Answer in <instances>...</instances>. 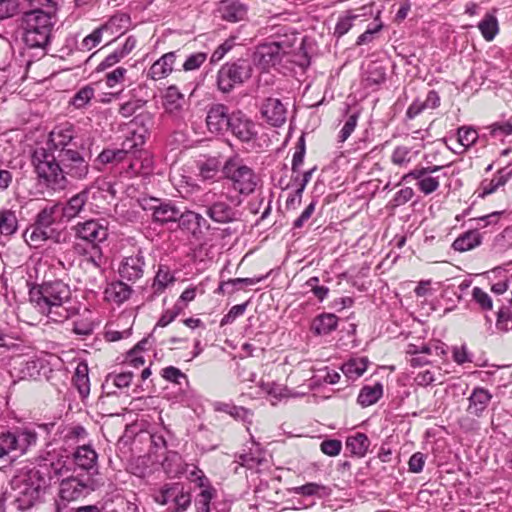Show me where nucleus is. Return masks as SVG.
Instances as JSON below:
<instances>
[{"instance_id": "obj_1", "label": "nucleus", "mask_w": 512, "mask_h": 512, "mask_svg": "<svg viewBox=\"0 0 512 512\" xmlns=\"http://www.w3.org/2000/svg\"><path fill=\"white\" fill-rule=\"evenodd\" d=\"M83 148L65 151L63 154L41 152L37 156L40 161L32 163L40 185L53 191H61L69 185V179L85 180L90 171L89 160L86 159Z\"/></svg>"}, {"instance_id": "obj_2", "label": "nucleus", "mask_w": 512, "mask_h": 512, "mask_svg": "<svg viewBox=\"0 0 512 512\" xmlns=\"http://www.w3.org/2000/svg\"><path fill=\"white\" fill-rule=\"evenodd\" d=\"M29 297L34 308L52 322L63 323L76 313V309L70 305V287L60 280L33 287Z\"/></svg>"}, {"instance_id": "obj_3", "label": "nucleus", "mask_w": 512, "mask_h": 512, "mask_svg": "<svg viewBox=\"0 0 512 512\" xmlns=\"http://www.w3.org/2000/svg\"><path fill=\"white\" fill-rule=\"evenodd\" d=\"M33 8L21 16L22 40L28 48L46 50L51 41L54 16L43 8L49 7L51 0H28Z\"/></svg>"}, {"instance_id": "obj_4", "label": "nucleus", "mask_w": 512, "mask_h": 512, "mask_svg": "<svg viewBox=\"0 0 512 512\" xmlns=\"http://www.w3.org/2000/svg\"><path fill=\"white\" fill-rule=\"evenodd\" d=\"M14 506L25 511L41 501L47 482L43 473L36 468L21 469L10 482Z\"/></svg>"}, {"instance_id": "obj_5", "label": "nucleus", "mask_w": 512, "mask_h": 512, "mask_svg": "<svg viewBox=\"0 0 512 512\" xmlns=\"http://www.w3.org/2000/svg\"><path fill=\"white\" fill-rule=\"evenodd\" d=\"M206 208V215L214 222L220 224L232 223L240 220L241 212L238 210L239 201L215 188L203 193L198 200Z\"/></svg>"}, {"instance_id": "obj_6", "label": "nucleus", "mask_w": 512, "mask_h": 512, "mask_svg": "<svg viewBox=\"0 0 512 512\" xmlns=\"http://www.w3.org/2000/svg\"><path fill=\"white\" fill-rule=\"evenodd\" d=\"M222 174L231 182L234 190L242 195L252 194L260 182L259 176L238 155L232 156L224 162Z\"/></svg>"}, {"instance_id": "obj_7", "label": "nucleus", "mask_w": 512, "mask_h": 512, "mask_svg": "<svg viewBox=\"0 0 512 512\" xmlns=\"http://www.w3.org/2000/svg\"><path fill=\"white\" fill-rule=\"evenodd\" d=\"M76 131L72 124L65 123L56 126L50 133L45 146L37 147L31 156V163L39 162L37 156H42L41 152H47L56 156L63 154L65 151L76 149Z\"/></svg>"}, {"instance_id": "obj_8", "label": "nucleus", "mask_w": 512, "mask_h": 512, "mask_svg": "<svg viewBox=\"0 0 512 512\" xmlns=\"http://www.w3.org/2000/svg\"><path fill=\"white\" fill-rule=\"evenodd\" d=\"M296 37L283 36L277 40L259 44L253 54L254 63L263 70L278 64L294 45Z\"/></svg>"}, {"instance_id": "obj_9", "label": "nucleus", "mask_w": 512, "mask_h": 512, "mask_svg": "<svg viewBox=\"0 0 512 512\" xmlns=\"http://www.w3.org/2000/svg\"><path fill=\"white\" fill-rule=\"evenodd\" d=\"M252 65L248 60L237 59L227 62L217 72V87L222 93L231 92L236 86L242 85L252 75Z\"/></svg>"}, {"instance_id": "obj_10", "label": "nucleus", "mask_w": 512, "mask_h": 512, "mask_svg": "<svg viewBox=\"0 0 512 512\" xmlns=\"http://www.w3.org/2000/svg\"><path fill=\"white\" fill-rule=\"evenodd\" d=\"M153 498L156 503L167 506L169 512L185 511L192 501L190 492L181 483L165 484Z\"/></svg>"}, {"instance_id": "obj_11", "label": "nucleus", "mask_w": 512, "mask_h": 512, "mask_svg": "<svg viewBox=\"0 0 512 512\" xmlns=\"http://www.w3.org/2000/svg\"><path fill=\"white\" fill-rule=\"evenodd\" d=\"M503 213V211H495L473 219L476 222V227L459 235L452 243V248L455 251L466 252L480 246L482 243V235L479 229L497 224Z\"/></svg>"}, {"instance_id": "obj_12", "label": "nucleus", "mask_w": 512, "mask_h": 512, "mask_svg": "<svg viewBox=\"0 0 512 512\" xmlns=\"http://www.w3.org/2000/svg\"><path fill=\"white\" fill-rule=\"evenodd\" d=\"M75 237L91 246L100 247V244L108 238V225L105 220H86L80 222L73 228Z\"/></svg>"}, {"instance_id": "obj_13", "label": "nucleus", "mask_w": 512, "mask_h": 512, "mask_svg": "<svg viewBox=\"0 0 512 512\" xmlns=\"http://www.w3.org/2000/svg\"><path fill=\"white\" fill-rule=\"evenodd\" d=\"M228 130L241 142H250L257 137L256 124L242 111L230 114Z\"/></svg>"}, {"instance_id": "obj_14", "label": "nucleus", "mask_w": 512, "mask_h": 512, "mask_svg": "<svg viewBox=\"0 0 512 512\" xmlns=\"http://www.w3.org/2000/svg\"><path fill=\"white\" fill-rule=\"evenodd\" d=\"M145 257L141 250L136 254L124 257L118 267V273L122 280L135 283L144 275Z\"/></svg>"}, {"instance_id": "obj_15", "label": "nucleus", "mask_w": 512, "mask_h": 512, "mask_svg": "<svg viewBox=\"0 0 512 512\" xmlns=\"http://www.w3.org/2000/svg\"><path fill=\"white\" fill-rule=\"evenodd\" d=\"M90 477L80 479L74 476L63 478L59 485V497L63 501H74L89 492Z\"/></svg>"}, {"instance_id": "obj_16", "label": "nucleus", "mask_w": 512, "mask_h": 512, "mask_svg": "<svg viewBox=\"0 0 512 512\" xmlns=\"http://www.w3.org/2000/svg\"><path fill=\"white\" fill-rule=\"evenodd\" d=\"M143 208L152 211L153 221L160 224L176 222L180 216V209L171 201L151 198L149 206L143 205Z\"/></svg>"}, {"instance_id": "obj_17", "label": "nucleus", "mask_w": 512, "mask_h": 512, "mask_svg": "<svg viewBox=\"0 0 512 512\" xmlns=\"http://www.w3.org/2000/svg\"><path fill=\"white\" fill-rule=\"evenodd\" d=\"M261 116L274 127H280L286 121L287 110L284 104L277 98H267L260 108Z\"/></svg>"}, {"instance_id": "obj_18", "label": "nucleus", "mask_w": 512, "mask_h": 512, "mask_svg": "<svg viewBox=\"0 0 512 512\" xmlns=\"http://www.w3.org/2000/svg\"><path fill=\"white\" fill-rule=\"evenodd\" d=\"M207 128L211 133L222 134L228 131L230 124V114L224 104H215L207 112Z\"/></svg>"}, {"instance_id": "obj_19", "label": "nucleus", "mask_w": 512, "mask_h": 512, "mask_svg": "<svg viewBox=\"0 0 512 512\" xmlns=\"http://www.w3.org/2000/svg\"><path fill=\"white\" fill-rule=\"evenodd\" d=\"M62 236L63 234L61 232L56 231L55 229L44 228L37 223L28 228L24 233L26 242L30 246L34 247L40 246L42 242L49 239L60 243L63 240Z\"/></svg>"}, {"instance_id": "obj_20", "label": "nucleus", "mask_w": 512, "mask_h": 512, "mask_svg": "<svg viewBox=\"0 0 512 512\" xmlns=\"http://www.w3.org/2000/svg\"><path fill=\"white\" fill-rule=\"evenodd\" d=\"M217 10L223 20L235 23L245 19L248 7L239 0H222Z\"/></svg>"}, {"instance_id": "obj_21", "label": "nucleus", "mask_w": 512, "mask_h": 512, "mask_svg": "<svg viewBox=\"0 0 512 512\" xmlns=\"http://www.w3.org/2000/svg\"><path fill=\"white\" fill-rule=\"evenodd\" d=\"M492 399V394L483 387H476L468 397L467 412L475 417H481Z\"/></svg>"}, {"instance_id": "obj_22", "label": "nucleus", "mask_w": 512, "mask_h": 512, "mask_svg": "<svg viewBox=\"0 0 512 512\" xmlns=\"http://www.w3.org/2000/svg\"><path fill=\"white\" fill-rule=\"evenodd\" d=\"M176 52L171 51L162 55L148 70L147 77L152 80L166 78L173 71L176 60Z\"/></svg>"}, {"instance_id": "obj_23", "label": "nucleus", "mask_w": 512, "mask_h": 512, "mask_svg": "<svg viewBox=\"0 0 512 512\" xmlns=\"http://www.w3.org/2000/svg\"><path fill=\"white\" fill-rule=\"evenodd\" d=\"M89 196V189L85 188L73 195L65 204H61V218L67 221L77 217L83 211Z\"/></svg>"}, {"instance_id": "obj_24", "label": "nucleus", "mask_w": 512, "mask_h": 512, "mask_svg": "<svg viewBox=\"0 0 512 512\" xmlns=\"http://www.w3.org/2000/svg\"><path fill=\"white\" fill-rule=\"evenodd\" d=\"M97 458V453L90 445L78 446L73 453L75 465L88 473H93L97 470Z\"/></svg>"}, {"instance_id": "obj_25", "label": "nucleus", "mask_w": 512, "mask_h": 512, "mask_svg": "<svg viewBox=\"0 0 512 512\" xmlns=\"http://www.w3.org/2000/svg\"><path fill=\"white\" fill-rule=\"evenodd\" d=\"M512 176V171L506 168L499 169L492 179H484L476 190L478 197L484 198L503 187Z\"/></svg>"}, {"instance_id": "obj_26", "label": "nucleus", "mask_w": 512, "mask_h": 512, "mask_svg": "<svg viewBox=\"0 0 512 512\" xmlns=\"http://www.w3.org/2000/svg\"><path fill=\"white\" fill-rule=\"evenodd\" d=\"M18 455L25 454L32 446L37 443L38 435L35 430L30 428H18L12 432Z\"/></svg>"}, {"instance_id": "obj_27", "label": "nucleus", "mask_w": 512, "mask_h": 512, "mask_svg": "<svg viewBox=\"0 0 512 512\" xmlns=\"http://www.w3.org/2000/svg\"><path fill=\"white\" fill-rule=\"evenodd\" d=\"M200 492L195 497L196 512H210L211 500L216 496V489L209 479H200Z\"/></svg>"}, {"instance_id": "obj_28", "label": "nucleus", "mask_w": 512, "mask_h": 512, "mask_svg": "<svg viewBox=\"0 0 512 512\" xmlns=\"http://www.w3.org/2000/svg\"><path fill=\"white\" fill-rule=\"evenodd\" d=\"M370 445V439L362 432H356L346 439V449L357 458H363L367 454Z\"/></svg>"}, {"instance_id": "obj_29", "label": "nucleus", "mask_w": 512, "mask_h": 512, "mask_svg": "<svg viewBox=\"0 0 512 512\" xmlns=\"http://www.w3.org/2000/svg\"><path fill=\"white\" fill-rule=\"evenodd\" d=\"M131 293L132 288L128 284L124 283L122 279L110 283L104 291L105 298L116 304H122L128 300Z\"/></svg>"}, {"instance_id": "obj_30", "label": "nucleus", "mask_w": 512, "mask_h": 512, "mask_svg": "<svg viewBox=\"0 0 512 512\" xmlns=\"http://www.w3.org/2000/svg\"><path fill=\"white\" fill-rule=\"evenodd\" d=\"M338 317L333 313H322L316 316L312 322L311 330L315 335H328L336 330Z\"/></svg>"}, {"instance_id": "obj_31", "label": "nucleus", "mask_w": 512, "mask_h": 512, "mask_svg": "<svg viewBox=\"0 0 512 512\" xmlns=\"http://www.w3.org/2000/svg\"><path fill=\"white\" fill-rule=\"evenodd\" d=\"M419 151L406 145H398L391 153L390 161L399 168H407L417 157Z\"/></svg>"}, {"instance_id": "obj_32", "label": "nucleus", "mask_w": 512, "mask_h": 512, "mask_svg": "<svg viewBox=\"0 0 512 512\" xmlns=\"http://www.w3.org/2000/svg\"><path fill=\"white\" fill-rule=\"evenodd\" d=\"M222 163L218 157H205L197 161L199 176L202 180H214L222 172Z\"/></svg>"}, {"instance_id": "obj_33", "label": "nucleus", "mask_w": 512, "mask_h": 512, "mask_svg": "<svg viewBox=\"0 0 512 512\" xmlns=\"http://www.w3.org/2000/svg\"><path fill=\"white\" fill-rule=\"evenodd\" d=\"M386 80V69L377 62L368 65L363 82L366 88H377Z\"/></svg>"}, {"instance_id": "obj_34", "label": "nucleus", "mask_w": 512, "mask_h": 512, "mask_svg": "<svg viewBox=\"0 0 512 512\" xmlns=\"http://www.w3.org/2000/svg\"><path fill=\"white\" fill-rule=\"evenodd\" d=\"M411 180H417L418 189L425 195H429L439 188L440 182L438 177H433L429 174L423 176H409V172L404 174L401 182L409 183Z\"/></svg>"}, {"instance_id": "obj_35", "label": "nucleus", "mask_w": 512, "mask_h": 512, "mask_svg": "<svg viewBox=\"0 0 512 512\" xmlns=\"http://www.w3.org/2000/svg\"><path fill=\"white\" fill-rule=\"evenodd\" d=\"M132 372H121V373H110L107 375L102 388L108 395L115 394L113 388H125L128 387L132 381Z\"/></svg>"}, {"instance_id": "obj_36", "label": "nucleus", "mask_w": 512, "mask_h": 512, "mask_svg": "<svg viewBox=\"0 0 512 512\" xmlns=\"http://www.w3.org/2000/svg\"><path fill=\"white\" fill-rule=\"evenodd\" d=\"M61 218V203L44 207L37 215L35 223L44 228L53 229L52 225Z\"/></svg>"}, {"instance_id": "obj_37", "label": "nucleus", "mask_w": 512, "mask_h": 512, "mask_svg": "<svg viewBox=\"0 0 512 512\" xmlns=\"http://www.w3.org/2000/svg\"><path fill=\"white\" fill-rule=\"evenodd\" d=\"M75 250L83 256V261L101 272L102 265L105 263L101 247L90 246L89 248H82L80 245H76Z\"/></svg>"}, {"instance_id": "obj_38", "label": "nucleus", "mask_w": 512, "mask_h": 512, "mask_svg": "<svg viewBox=\"0 0 512 512\" xmlns=\"http://www.w3.org/2000/svg\"><path fill=\"white\" fill-rule=\"evenodd\" d=\"M383 395V385L380 382L373 386H363L357 397V402L362 407L375 404Z\"/></svg>"}, {"instance_id": "obj_39", "label": "nucleus", "mask_w": 512, "mask_h": 512, "mask_svg": "<svg viewBox=\"0 0 512 512\" xmlns=\"http://www.w3.org/2000/svg\"><path fill=\"white\" fill-rule=\"evenodd\" d=\"M88 372V365L84 362H80L77 364L73 376V384L83 398L87 397L90 393Z\"/></svg>"}, {"instance_id": "obj_40", "label": "nucleus", "mask_w": 512, "mask_h": 512, "mask_svg": "<svg viewBox=\"0 0 512 512\" xmlns=\"http://www.w3.org/2000/svg\"><path fill=\"white\" fill-rule=\"evenodd\" d=\"M239 460L242 466L254 469L261 466L265 461L264 452L260 448V445L252 439V447L249 452L241 454Z\"/></svg>"}, {"instance_id": "obj_41", "label": "nucleus", "mask_w": 512, "mask_h": 512, "mask_svg": "<svg viewBox=\"0 0 512 512\" xmlns=\"http://www.w3.org/2000/svg\"><path fill=\"white\" fill-rule=\"evenodd\" d=\"M368 359L366 357L353 358L345 362L341 370L343 374L352 380H355L363 375L367 370Z\"/></svg>"}, {"instance_id": "obj_42", "label": "nucleus", "mask_w": 512, "mask_h": 512, "mask_svg": "<svg viewBox=\"0 0 512 512\" xmlns=\"http://www.w3.org/2000/svg\"><path fill=\"white\" fill-rule=\"evenodd\" d=\"M12 376H16L21 380H32L40 376V369L37 361H26L20 364V366L14 367L11 372Z\"/></svg>"}, {"instance_id": "obj_43", "label": "nucleus", "mask_w": 512, "mask_h": 512, "mask_svg": "<svg viewBox=\"0 0 512 512\" xmlns=\"http://www.w3.org/2000/svg\"><path fill=\"white\" fill-rule=\"evenodd\" d=\"M478 28L486 41H492L499 32L498 20L492 14H486L478 23Z\"/></svg>"}, {"instance_id": "obj_44", "label": "nucleus", "mask_w": 512, "mask_h": 512, "mask_svg": "<svg viewBox=\"0 0 512 512\" xmlns=\"http://www.w3.org/2000/svg\"><path fill=\"white\" fill-rule=\"evenodd\" d=\"M183 94L176 86H169L164 95V107L168 112L178 111L182 107Z\"/></svg>"}, {"instance_id": "obj_45", "label": "nucleus", "mask_w": 512, "mask_h": 512, "mask_svg": "<svg viewBox=\"0 0 512 512\" xmlns=\"http://www.w3.org/2000/svg\"><path fill=\"white\" fill-rule=\"evenodd\" d=\"M18 227L16 214L12 210H3L0 212V233L4 236L14 234Z\"/></svg>"}, {"instance_id": "obj_46", "label": "nucleus", "mask_w": 512, "mask_h": 512, "mask_svg": "<svg viewBox=\"0 0 512 512\" xmlns=\"http://www.w3.org/2000/svg\"><path fill=\"white\" fill-rule=\"evenodd\" d=\"M177 221L179 222V227L182 229H186L188 231H195L196 229L200 228L201 221H205L204 218L193 211H185L182 212L180 210V216L177 218Z\"/></svg>"}, {"instance_id": "obj_47", "label": "nucleus", "mask_w": 512, "mask_h": 512, "mask_svg": "<svg viewBox=\"0 0 512 512\" xmlns=\"http://www.w3.org/2000/svg\"><path fill=\"white\" fill-rule=\"evenodd\" d=\"M129 16L125 13H119L111 16L107 22L100 27L104 32L115 34L120 32L129 23Z\"/></svg>"}, {"instance_id": "obj_48", "label": "nucleus", "mask_w": 512, "mask_h": 512, "mask_svg": "<svg viewBox=\"0 0 512 512\" xmlns=\"http://www.w3.org/2000/svg\"><path fill=\"white\" fill-rule=\"evenodd\" d=\"M174 280L175 278L170 270L165 266H160L154 278L153 288L157 293L163 292Z\"/></svg>"}, {"instance_id": "obj_49", "label": "nucleus", "mask_w": 512, "mask_h": 512, "mask_svg": "<svg viewBox=\"0 0 512 512\" xmlns=\"http://www.w3.org/2000/svg\"><path fill=\"white\" fill-rule=\"evenodd\" d=\"M14 441L12 432L8 431L0 434V458L10 457L11 454H13L12 457L18 456Z\"/></svg>"}, {"instance_id": "obj_50", "label": "nucleus", "mask_w": 512, "mask_h": 512, "mask_svg": "<svg viewBox=\"0 0 512 512\" xmlns=\"http://www.w3.org/2000/svg\"><path fill=\"white\" fill-rule=\"evenodd\" d=\"M437 371V375L434 371H431L429 369L418 372L414 378L415 384L421 387H427L433 384L434 382L442 384L443 379L440 369L438 368Z\"/></svg>"}, {"instance_id": "obj_51", "label": "nucleus", "mask_w": 512, "mask_h": 512, "mask_svg": "<svg viewBox=\"0 0 512 512\" xmlns=\"http://www.w3.org/2000/svg\"><path fill=\"white\" fill-rule=\"evenodd\" d=\"M359 16V14H356L353 11H347L345 15L339 17L334 29V35L337 37L345 35L352 28L353 21Z\"/></svg>"}, {"instance_id": "obj_52", "label": "nucleus", "mask_w": 512, "mask_h": 512, "mask_svg": "<svg viewBox=\"0 0 512 512\" xmlns=\"http://www.w3.org/2000/svg\"><path fill=\"white\" fill-rule=\"evenodd\" d=\"M406 353L409 355L421 354L427 357V355L435 354L438 356L443 354L444 350L438 344H422L421 346L409 344Z\"/></svg>"}, {"instance_id": "obj_53", "label": "nucleus", "mask_w": 512, "mask_h": 512, "mask_svg": "<svg viewBox=\"0 0 512 512\" xmlns=\"http://www.w3.org/2000/svg\"><path fill=\"white\" fill-rule=\"evenodd\" d=\"M489 131V135L495 139L503 140L504 137L512 135V123L506 122H496L486 127Z\"/></svg>"}, {"instance_id": "obj_54", "label": "nucleus", "mask_w": 512, "mask_h": 512, "mask_svg": "<svg viewBox=\"0 0 512 512\" xmlns=\"http://www.w3.org/2000/svg\"><path fill=\"white\" fill-rule=\"evenodd\" d=\"M94 96V89L87 85L83 88H81L72 98L71 100V104L75 107V108H83L85 107L89 102L90 100L93 98Z\"/></svg>"}, {"instance_id": "obj_55", "label": "nucleus", "mask_w": 512, "mask_h": 512, "mask_svg": "<svg viewBox=\"0 0 512 512\" xmlns=\"http://www.w3.org/2000/svg\"><path fill=\"white\" fill-rule=\"evenodd\" d=\"M457 135L459 143L466 148L472 146L478 139V132L472 127H460Z\"/></svg>"}, {"instance_id": "obj_56", "label": "nucleus", "mask_w": 512, "mask_h": 512, "mask_svg": "<svg viewBox=\"0 0 512 512\" xmlns=\"http://www.w3.org/2000/svg\"><path fill=\"white\" fill-rule=\"evenodd\" d=\"M472 299L483 311H489L493 308V302L487 292L480 287H474L472 290Z\"/></svg>"}, {"instance_id": "obj_57", "label": "nucleus", "mask_w": 512, "mask_h": 512, "mask_svg": "<svg viewBox=\"0 0 512 512\" xmlns=\"http://www.w3.org/2000/svg\"><path fill=\"white\" fill-rule=\"evenodd\" d=\"M144 144V138L142 135L132 133L131 137H127L121 145V149L126 155L134 153Z\"/></svg>"}, {"instance_id": "obj_58", "label": "nucleus", "mask_w": 512, "mask_h": 512, "mask_svg": "<svg viewBox=\"0 0 512 512\" xmlns=\"http://www.w3.org/2000/svg\"><path fill=\"white\" fill-rule=\"evenodd\" d=\"M20 0H0V19L13 17L18 13Z\"/></svg>"}, {"instance_id": "obj_59", "label": "nucleus", "mask_w": 512, "mask_h": 512, "mask_svg": "<svg viewBox=\"0 0 512 512\" xmlns=\"http://www.w3.org/2000/svg\"><path fill=\"white\" fill-rule=\"evenodd\" d=\"M358 118V112L353 113L347 117L339 133V142H345L349 138V136L352 134V132L355 130L357 126Z\"/></svg>"}, {"instance_id": "obj_60", "label": "nucleus", "mask_w": 512, "mask_h": 512, "mask_svg": "<svg viewBox=\"0 0 512 512\" xmlns=\"http://www.w3.org/2000/svg\"><path fill=\"white\" fill-rule=\"evenodd\" d=\"M247 306L248 302L232 306L229 312L221 319L220 326L233 323L238 317L245 313Z\"/></svg>"}, {"instance_id": "obj_61", "label": "nucleus", "mask_w": 512, "mask_h": 512, "mask_svg": "<svg viewBox=\"0 0 512 512\" xmlns=\"http://www.w3.org/2000/svg\"><path fill=\"white\" fill-rule=\"evenodd\" d=\"M185 309V305L175 304L172 309H168L163 312L161 317L159 318L156 326L158 327H166L170 324L183 310Z\"/></svg>"}, {"instance_id": "obj_62", "label": "nucleus", "mask_w": 512, "mask_h": 512, "mask_svg": "<svg viewBox=\"0 0 512 512\" xmlns=\"http://www.w3.org/2000/svg\"><path fill=\"white\" fill-rule=\"evenodd\" d=\"M207 59V54L204 52H197L187 57L183 63L184 71H193L198 69Z\"/></svg>"}, {"instance_id": "obj_63", "label": "nucleus", "mask_w": 512, "mask_h": 512, "mask_svg": "<svg viewBox=\"0 0 512 512\" xmlns=\"http://www.w3.org/2000/svg\"><path fill=\"white\" fill-rule=\"evenodd\" d=\"M127 69L124 67H117L113 71L108 72L105 76L106 85L109 88H113L117 84L124 81Z\"/></svg>"}, {"instance_id": "obj_64", "label": "nucleus", "mask_w": 512, "mask_h": 512, "mask_svg": "<svg viewBox=\"0 0 512 512\" xmlns=\"http://www.w3.org/2000/svg\"><path fill=\"white\" fill-rule=\"evenodd\" d=\"M259 387L261 390L265 393H267L269 396L274 398L275 400H280L285 394V389L282 387V385L277 384L275 382H261Z\"/></svg>"}]
</instances>
